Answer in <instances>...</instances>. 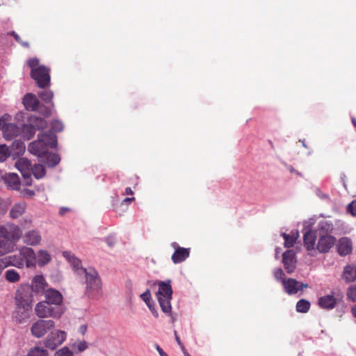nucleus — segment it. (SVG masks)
I'll list each match as a JSON object with an SVG mask.
<instances>
[{"label": "nucleus", "instance_id": "nucleus-1", "mask_svg": "<svg viewBox=\"0 0 356 356\" xmlns=\"http://www.w3.org/2000/svg\"><path fill=\"white\" fill-rule=\"evenodd\" d=\"M22 236L20 228L15 224L0 225V256L13 250L12 243L17 242Z\"/></svg>", "mask_w": 356, "mask_h": 356}, {"label": "nucleus", "instance_id": "nucleus-2", "mask_svg": "<svg viewBox=\"0 0 356 356\" xmlns=\"http://www.w3.org/2000/svg\"><path fill=\"white\" fill-rule=\"evenodd\" d=\"M15 304L17 306V314L19 315L17 321H22L29 317L32 309L33 294L28 286H22L19 288L15 293Z\"/></svg>", "mask_w": 356, "mask_h": 356}, {"label": "nucleus", "instance_id": "nucleus-3", "mask_svg": "<svg viewBox=\"0 0 356 356\" xmlns=\"http://www.w3.org/2000/svg\"><path fill=\"white\" fill-rule=\"evenodd\" d=\"M81 276H84L86 284V294L90 298H99L102 294V281L96 270L92 268L80 269Z\"/></svg>", "mask_w": 356, "mask_h": 356}, {"label": "nucleus", "instance_id": "nucleus-4", "mask_svg": "<svg viewBox=\"0 0 356 356\" xmlns=\"http://www.w3.org/2000/svg\"><path fill=\"white\" fill-rule=\"evenodd\" d=\"M11 257L12 266L19 268L35 267L37 264V257L35 251L29 247L23 246L19 250V256Z\"/></svg>", "mask_w": 356, "mask_h": 356}, {"label": "nucleus", "instance_id": "nucleus-5", "mask_svg": "<svg viewBox=\"0 0 356 356\" xmlns=\"http://www.w3.org/2000/svg\"><path fill=\"white\" fill-rule=\"evenodd\" d=\"M65 311V309H58V307L52 305L45 300L40 301L35 307V313L40 318H60Z\"/></svg>", "mask_w": 356, "mask_h": 356}, {"label": "nucleus", "instance_id": "nucleus-6", "mask_svg": "<svg viewBox=\"0 0 356 356\" xmlns=\"http://www.w3.org/2000/svg\"><path fill=\"white\" fill-rule=\"evenodd\" d=\"M172 289L169 283L161 282L159 284V290L156 293V298L159 302L161 310L164 313H170L171 312V303Z\"/></svg>", "mask_w": 356, "mask_h": 356}, {"label": "nucleus", "instance_id": "nucleus-7", "mask_svg": "<svg viewBox=\"0 0 356 356\" xmlns=\"http://www.w3.org/2000/svg\"><path fill=\"white\" fill-rule=\"evenodd\" d=\"M31 76L40 88H45L50 85L49 70L44 65L39 66L37 70H31Z\"/></svg>", "mask_w": 356, "mask_h": 356}, {"label": "nucleus", "instance_id": "nucleus-8", "mask_svg": "<svg viewBox=\"0 0 356 356\" xmlns=\"http://www.w3.org/2000/svg\"><path fill=\"white\" fill-rule=\"evenodd\" d=\"M54 326L55 323L52 320L39 319L32 325L31 332L35 337L41 338Z\"/></svg>", "mask_w": 356, "mask_h": 356}, {"label": "nucleus", "instance_id": "nucleus-9", "mask_svg": "<svg viewBox=\"0 0 356 356\" xmlns=\"http://www.w3.org/2000/svg\"><path fill=\"white\" fill-rule=\"evenodd\" d=\"M66 339V333L64 331L55 330L51 332L46 337L44 346L50 350H55L60 346Z\"/></svg>", "mask_w": 356, "mask_h": 356}, {"label": "nucleus", "instance_id": "nucleus-10", "mask_svg": "<svg viewBox=\"0 0 356 356\" xmlns=\"http://www.w3.org/2000/svg\"><path fill=\"white\" fill-rule=\"evenodd\" d=\"M43 294L46 302L58 307V309H65L63 304V296L58 290L47 288Z\"/></svg>", "mask_w": 356, "mask_h": 356}, {"label": "nucleus", "instance_id": "nucleus-11", "mask_svg": "<svg viewBox=\"0 0 356 356\" xmlns=\"http://www.w3.org/2000/svg\"><path fill=\"white\" fill-rule=\"evenodd\" d=\"M31 162L26 158H21L15 163V167L20 171L25 180L26 185H31Z\"/></svg>", "mask_w": 356, "mask_h": 356}, {"label": "nucleus", "instance_id": "nucleus-12", "mask_svg": "<svg viewBox=\"0 0 356 356\" xmlns=\"http://www.w3.org/2000/svg\"><path fill=\"white\" fill-rule=\"evenodd\" d=\"M282 286L284 288L286 293H287L289 295L296 294L300 290L308 287L307 284L300 283L293 278L283 280Z\"/></svg>", "mask_w": 356, "mask_h": 356}, {"label": "nucleus", "instance_id": "nucleus-13", "mask_svg": "<svg viewBox=\"0 0 356 356\" xmlns=\"http://www.w3.org/2000/svg\"><path fill=\"white\" fill-rule=\"evenodd\" d=\"M22 241L29 246H37L42 241V235L38 229H31L25 232L22 236Z\"/></svg>", "mask_w": 356, "mask_h": 356}, {"label": "nucleus", "instance_id": "nucleus-14", "mask_svg": "<svg viewBox=\"0 0 356 356\" xmlns=\"http://www.w3.org/2000/svg\"><path fill=\"white\" fill-rule=\"evenodd\" d=\"M336 243V238L329 235L321 236L317 244V249L321 253H326L334 246Z\"/></svg>", "mask_w": 356, "mask_h": 356}, {"label": "nucleus", "instance_id": "nucleus-15", "mask_svg": "<svg viewBox=\"0 0 356 356\" xmlns=\"http://www.w3.org/2000/svg\"><path fill=\"white\" fill-rule=\"evenodd\" d=\"M282 263L288 273H293L296 267V259L293 250H286L282 255Z\"/></svg>", "mask_w": 356, "mask_h": 356}, {"label": "nucleus", "instance_id": "nucleus-16", "mask_svg": "<svg viewBox=\"0 0 356 356\" xmlns=\"http://www.w3.org/2000/svg\"><path fill=\"white\" fill-rule=\"evenodd\" d=\"M175 248V252L172 255V261L174 264H179L184 261L190 255L191 249L181 248L177 245L176 243L172 244Z\"/></svg>", "mask_w": 356, "mask_h": 356}, {"label": "nucleus", "instance_id": "nucleus-17", "mask_svg": "<svg viewBox=\"0 0 356 356\" xmlns=\"http://www.w3.org/2000/svg\"><path fill=\"white\" fill-rule=\"evenodd\" d=\"M48 283L42 275L34 276L31 281V291L36 293H44L47 289Z\"/></svg>", "mask_w": 356, "mask_h": 356}, {"label": "nucleus", "instance_id": "nucleus-18", "mask_svg": "<svg viewBox=\"0 0 356 356\" xmlns=\"http://www.w3.org/2000/svg\"><path fill=\"white\" fill-rule=\"evenodd\" d=\"M3 137L6 140H12L19 135L20 129L13 123L4 124L2 127Z\"/></svg>", "mask_w": 356, "mask_h": 356}, {"label": "nucleus", "instance_id": "nucleus-19", "mask_svg": "<svg viewBox=\"0 0 356 356\" xmlns=\"http://www.w3.org/2000/svg\"><path fill=\"white\" fill-rule=\"evenodd\" d=\"M337 248L339 255L346 256L352 252V242L347 237L341 238L339 240Z\"/></svg>", "mask_w": 356, "mask_h": 356}, {"label": "nucleus", "instance_id": "nucleus-20", "mask_svg": "<svg viewBox=\"0 0 356 356\" xmlns=\"http://www.w3.org/2000/svg\"><path fill=\"white\" fill-rule=\"evenodd\" d=\"M4 184L8 188L13 190H19L20 186V181L19 177L15 173H7L1 176Z\"/></svg>", "mask_w": 356, "mask_h": 356}, {"label": "nucleus", "instance_id": "nucleus-21", "mask_svg": "<svg viewBox=\"0 0 356 356\" xmlns=\"http://www.w3.org/2000/svg\"><path fill=\"white\" fill-rule=\"evenodd\" d=\"M23 104L27 111H36L40 103L35 95L28 93L23 98Z\"/></svg>", "mask_w": 356, "mask_h": 356}, {"label": "nucleus", "instance_id": "nucleus-22", "mask_svg": "<svg viewBox=\"0 0 356 356\" xmlns=\"http://www.w3.org/2000/svg\"><path fill=\"white\" fill-rule=\"evenodd\" d=\"M39 161L44 163L47 167L53 168L59 163L60 159L58 154L46 151L43 155H41Z\"/></svg>", "mask_w": 356, "mask_h": 356}, {"label": "nucleus", "instance_id": "nucleus-23", "mask_svg": "<svg viewBox=\"0 0 356 356\" xmlns=\"http://www.w3.org/2000/svg\"><path fill=\"white\" fill-rule=\"evenodd\" d=\"M38 138L40 140L44 147L49 146L54 148L57 145V137L51 131L49 133L40 134L38 135Z\"/></svg>", "mask_w": 356, "mask_h": 356}, {"label": "nucleus", "instance_id": "nucleus-24", "mask_svg": "<svg viewBox=\"0 0 356 356\" xmlns=\"http://www.w3.org/2000/svg\"><path fill=\"white\" fill-rule=\"evenodd\" d=\"M63 257L70 263L74 272L78 275L81 276V273H79V270L80 269H86L85 268H83L81 266V261L78 258H76L73 254H72L70 252L65 251V252H63Z\"/></svg>", "mask_w": 356, "mask_h": 356}, {"label": "nucleus", "instance_id": "nucleus-25", "mask_svg": "<svg viewBox=\"0 0 356 356\" xmlns=\"http://www.w3.org/2000/svg\"><path fill=\"white\" fill-rule=\"evenodd\" d=\"M337 300L333 295L322 296L318 300V305L321 308L332 309L337 305Z\"/></svg>", "mask_w": 356, "mask_h": 356}, {"label": "nucleus", "instance_id": "nucleus-26", "mask_svg": "<svg viewBox=\"0 0 356 356\" xmlns=\"http://www.w3.org/2000/svg\"><path fill=\"white\" fill-rule=\"evenodd\" d=\"M281 236L284 239V245L286 248H292L299 238V232L298 230H293L290 234L282 233Z\"/></svg>", "mask_w": 356, "mask_h": 356}, {"label": "nucleus", "instance_id": "nucleus-27", "mask_svg": "<svg viewBox=\"0 0 356 356\" xmlns=\"http://www.w3.org/2000/svg\"><path fill=\"white\" fill-rule=\"evenodd\" d=\"M45 147L38 138V140L33 141L29 145L28 150L33 154L38 156L40 159L41 155H43L45 151Z\"/></svg>", "mask_w": 356, "mask_h": 356}, {"label": "nucleus", "instance_id": "nucleus-28", "mask_svg": "<svg viewBox=\"0 0 356 356\" xmlns=\"http://www.w3.org/2000/svg\"><path fill=\"white\" fill-rule=\"evenodd\" d=\"M26 204L24 202H20L15 204L10 211V216L16 219L20 217L26 211Z\"/></svg>", "mask_w": 356, "mask_h": 356}, {"label": "nucleus", "instance_id": "nucleus-29", "mask_svg": "<svg viewBox=\"0 0 356 356\" xmlns=\"http://www.w3.org/2000/svg\"><path fill=\"white\" fill-rule=\"evenodd\" d=\"M316 236L312 231L307 232L303 236L304 245L307 250H313L316 244Z\"/></svg>", "mask_w": 356, "mask_h": 356}, {"label": "nucleus", "instance_id": "nucleus-30", "mask_svg": "<svg viewBox=\"0 0 356 356\" xmlns=\"http://www.w3.org/2000/svg\"><path fill=\"white\" fill-rule=\"evenodd\" d=\"M10 152L13 156H17L24 154L25 151V145L24 143L19 140H15L11 145L8 147Z\"/></svg>", "mask_w": 356, "mask_h": 356}, {"label": "nucleus", "instance_id": "nucleus-31", "mask_svg": "<svg viewBox=\"0 0 356 356\" xmlns=\"http://www.w3.org/2000/svg\"><path fill=\"white\" fill-rule=\"evenodd\" d=\"M36 257L37 264L40 267L45 266L51 260V257L50 254L47 250H38Z\"/></svg>", "mask_w": 356, "mask_h": 356}, {"label": "nucleus", "instance_id": "nucleus-32", "mask_svg": "<svg viewBox=\"0 0 356 356\" xmlns=\"http://www.w3.org/2000/svg\"><path fill=\"white\" fill-rule=\"evenodd\" d=\"M343 278L347 282H352L356 280V267L347 266L344 268Z\"/></svg>", "mask_w": 356, "mask_h": 356}, {"label": "nucleus", "instance_id": "nucleus-33", "mask_svg": "<svg viewBox=\"0 0 356 356\" xmlns=\"http://www.w3.org/2000/svg\"><path fill=\"white\" fill-rule=\"evenodd\" d=\"M35 131V127L32 123L29 124H24L21 130L22 136L24 140H30L34 136Z\"/></svg>", "mask_w": 356, "mask_h": 356}, {"label": "nucleus", "instance_id": "nucleus-34", "mask_svg": "<svg viewBox=\"0 0 356 356\" xmlns=\"http://www.w3.org/2000/svg\"><path fill=\"white\" fill-rule=\"evenodd\" d=\"M140 297L142 300L146 303L149 310L152 312V314L156 318H157L159 316V314L156 309L155 306L154 305V304L152 303L151 294L149 291L147 290L145 292H144L143 294L140 295Z\"/></svg>", "mask_w": 356, "mask_h": 356}, {"label": "nucleus", "instance_id": "nucleus-35", "mask_svg": "<svg viewBox=\"0 0 356 356\" xmlns=\"http://www.w3.org/2000/svg\"><path fill=\"white\" fill-rule=\"evenodd\" d=\"M29 122L32 123L37 130L44 129L47 126V122L42 118L31 116L29 118Z\"/></svg>", "mask_w": 356, "mask_h": 356}, {"label": "nucleus", "instance_id": "nucleus-36", "mask_svg": "<svg viewBox=\"0 0 356 356\" xmlns=\"http://www.w3.org/2000/svg\"><path fill=\"white\" fill-rule=\"evenodd\" d=\"M46 170L41 164H35L31 166V175L33 174L36 179H40L45 175Z\"/></svg>", "mask_w": 356, "mask_h": 356}, {"label": "nucleus", "instance_id": "nucleus-37", "mask_svg": "<svg viewBox=\"0 0 356 356\" xmlns=\"http://www.w3.org/2000/svg\"><path fill=\"white\" fill-rule=\"evenodd\" d=\"M5 278L9 282L15 283L19 280L20 275L15 269H9L5 273Z\"/></svg>", "mask_w": 356, "mask_h": 356}, {"label": "nucleus", "instance_id": "nucleus-38", "mask_svg": "<svg viewBox=\"0 0 356 356\" xmlns=\"http://www.w3.org/2000/svg\"><path fill=\"white\" fill-rule=\"evenodd\" d=\"M310 306L309 301L301 299L296 303V310L300 313H307L309 310Z\"/></svg>", "mask_w": 356, "mask_h": 356}, {"label": "nucleus", "instance_id": "nucleus-39", "mask_svg": "<svg viewBox=\"0 0 356 356\" xmlns=\"http://www.w3.org/2000/svg\"><path fill=\"white\" fill-rule=\"evenodd\" d=\"M27 356H49V353L42 348L34 347L29 350Z\"/></svg>", "mask_w": 356, "mask_h": 356}, {"label": "nucleus", "instance_id": "nucleus-40", "mask_svg": "<svg viewBox=\"0 0 356 356\" xmlns=\"http://www.w3.org/2000/svg\"><path fill=\"white\" fill-rule=\"evenodd\" d=\"M13 156L12 153L10 152V149L6 145H0V162L5 161L7 158L9 156Z\"/></svg>", "mask_w": 356, "mask_h": 356}, {"label": "nucleus", "instance_id": "nucleus-41", "mask_svg": "<svg viewBox=\"0 0 356 356\" xmlns=\"http://www.w3.org/2000/svg\"><path fill=\"white\" fill-rule=\"evenodd\" d=\"M38 96L42 101L49 104L51 102L54 94L53 92L51 90H43L38 92Z\"/></svg>", "mask_w": 356, "mask_h": 356}, {"label": "nucleus", "instance_id": "nucleus-42", "mask_svg": "<svg viewBox=\"0 0 356 356\" xmlns=\"http://www.w3.org/2000/svg\"><path fill=\"white\" fill-rule=\"evenodd\" d=\"M73 348L77 353H81L88 348V343L86 341H78L74 343Z\"/></svg>", "mask_w": 356, "mask_h": 356}, {"label": "nucleus", "instance_id": "nucleus-43", "mask_svg": "<svg viewBox=\"0 0 356 356\" xmlns=\"http://www.w3.org/2000/svg\"><path fill=\"white\" fill-rule=\"evenodd\" d=\"M134 200V197H127L122 202L120 207H117L118 211H126L128 209V206L130 205Z\"/></svg>", "mask_w": 356, "mask_h": 356}, {"label": "nucleus", "instance_id": "nucleus-44", "mask_svg": "<svg viewBox=\"0 0 356 356\" xmlns=\"http://www.w3.org/2000/svg\"><path fill=\"white\" fill-rule=\"evenodd\" d=\"M44 117H49L51 115V108L40 104L36 111Z\"/></svg>", "mask_w": 356, "mask_h": 356}, {"label": "nucleus", "instance_id": "nucleus-45", "mask_svg": "<svg viewBox=\"0 0 356 356\" xmlns=\"http://www.w3.org/2000/svg\"><path fill=\"white\" fill-rule=\"evenodd\" d=\"M11 257L0 259V275L8 266L12 265Z\"/></svg>", "mask_w": 356, "mask_h": 356}, {"label": "nucleus", "instance_id": "nucleus-46", "mask_svg": "<svg viewBox=\"0 0 356 356\" xmlns=\"http://www.w3.org/2000/svg\"><path fill=\"white\" fill-rule=\"evenodd\" d=\"M347 296L351 301L356 302V284L352 285L348 288Z\"/></svg>", "mask_w": 356, "mask_h": 356}, {"label": "nucleus", "instance_id": "nucleus-47", "mask_svg": "<svg viewBox=\"0 0 356 356\" xmlns=\"http://www.w3.org/2000/svg\"><path fill=\"white\" fill-rule=\"evenodd\" d=\"M54 356H74L73 353L67 347L62 348L55 353Z\"/></svg>", "mask_w": 356, "mask_h": 356}, {"label": "nucleus", "instance_id": "nucleus-48", "mask_svg": "<svg viewBox=\"0 0 356 356\" xmlns=\"http://www.w3.org/2000/svg\"><path fill=\"white\" fill-rule=\"evenodd\" d=\"M63 129V124L60 121L54 120L51 123V130L54 132H60Z\"/></svg>", "mask_w": 356, "mask_h": 356}, {"label": "nucleus", "instance_id": "nucleus-49", "mask_svg": "<svg viewBox=\"0 0 356 356\" xmlns=\"http://www.w3.org/2000/svg\"><path fill=\"white\" fill-rule=\"evenodd\" d=\"M274 276L277 280L281 281L282 282L283 280H286L284 278L285 274L282 268L275 270Z\"/></svg>", "mask_w": 356, "mask_h": 356}, {"label": "nucleus", "instance_id": "nucleus-50", "mask_svg": "<svg viewBox=\"0 0 356 356\" xmlns=\"http://www.w3.org/2000/svg\"><path fill=\"white\" fill-rule=\"evenodd\" d=\"M27 63L31 70H37L39 67V60L36 58H30Z\"/></svg>", "mask_w": 356, "mask_h": 356}, {"label": "nucleus", "instance_id": "nucleus-51", "mask_svg": "<svg viewBox=\"0 0 356 356\" xmlns=\"http://www.w3.org/2000/svg\"><path fill=\"white\" fill-rule=\"evenodd\" d=\"M33 220L31 218H25L20 221V225L24 228L29 227L32 225Z\"/></svg>", "mask_w": 356, "mask_h": 356}, {"label": "nucleus", "instance_id": "nucleus-52", "mask_svg": "<svg viewBox=\"0 0 356 356\" xmlns=\"http://www.w3.org/2000/svg\"><path fill=\"white\" fill-rule=\"evenodd\" d=\"M105 241L109 247H113L115 243V239L113 235L107 236Z\"/></svg>", "mask_w": 356, "mask_h": 356}, {"label": "nucleus", "instance_id": "nucleus-53", "mask_svg": "<svg viewBox=\"0 0 356 356\" xmlns=\"http://www.w3.org/2000/svg\"><path fill=\"white\" fill-rule=\"evenodd\" d=\"M10 35H13L15 39L19 43H21L24 47H29V43L28 42H21L20 40V38L19 36L14 31L11 32L10 33Z\"/></svg>", "mask_w": 356, "mask_h": 356}, {"label": "nucleus", "instance_id": "nucleus-54", "mask_svg": "<svg viewBox=\"0 0 356 356\" xmlns=\"http://www.w3.org/2000/svg\"><path fill=\"white\" fill-rule=\"evenodd\" d=\"M156 349L161 356H168L158 344L156 345Z\"/></svg>", "mask_w": 356, "mask_h": 356}, {"label": "nucleus", "instance_id": "nucleus-55", "mask_svg": "<svg viewBox=\"0 0 356 356\" xmlns=\"http://www.w3.org/2000/svg\"><path fill=\"white\" fill-rule=\"evenodd\" d=\"M175 339H176V341L177 342V343L179 344V346L181 347V348H184V346L180 340V338L179 337V336L177 335V332L175 331Z\"/></svg>", "mask_w": 356, "mask_h": 356}, {"label": "nucleus", "instance_id": "nucleus-56", "mask_svg": "<svg viewBox=\"0 0 356 356\" xmlns=\"http://www.w3.org/2000/svg\"><path fill=\"white\" fill-rule=\"evenodd\" d=\"M125 193H126V194H127V195H131V194H133L132 190H131V188H129V187H127V188H126V190H125Z\"/></svg>", "mask_w": 356, "mask_h": 356}, {"label": "nucleus", "instance_id": "nucleus-57", "mask_svg": "<svg viewBox=\"0 0 356 356\" xmlns=\"http://www.w3.org/2000/svg\"><path fill=\"white\" fill-rule=\"evenodd\" d=\"M67 211H68V209L67 208H61L60 209V211H59V213L60 215H63Z\"/></svg>", "mask_w": 356, "mask_h": 356}, {"label": "nucleus", "instance_id": "nucleus-58", "mask_svg": "<svg viewBox=\"0 0 356 356\" xmlns=\"http://www.w3.org/2000/svg\"><path fill=\"white\" fill-rule=\"evenodd\" d=\"M353 315L356 318V305L351 309Z\"/></svg>", "mask_w": 356, "mask_h": 356}, {"label": "nucleus", "instance_id": "nucleus-59", "mask_svg": "<svg viewBox=\"0 0 356 356\" xmlns=\"http://www.w3.org/2000/svg\"><path fill=\"white\" fill-rule=\"evenodd\" d=\"M4 122V120L3 118H0V129H2V127L4 124H3Z\"/></svg>", "mask_w": 356, "mask_h": 356}, {"label": "nucleus", "instance_id": "nucleus-60", "mask_svg": "<svg viewBox=\"0 0 356 356\" xmlns=\"http://www.w3.org/2000/svg\"><path fill=\"white\" fill-rule=\"evenodd\" d=\"M352 122L354 124V126L356 127V119L355 118H352Z\"/></svg>", "mask_w": 356, "mask_h": 356}, {"label": "nucleus", "instance_id": "nucleus-61", "mask_svg": "<svg viewBox=\"0 0 356 356\" xmlns=\"http://www.w3.org/2000/svg\"><path fill=\"white\" fill-rule=\"evenodd\" d=\"M81 329L82 330V332L84 333V332L86 330V326H81Z\"/></svg>", "mask_w": 356, "mask_h": 356}, {"label": "nucleus", "instance_id": "nucleus-62", "mask_svg": "<svg viewBox=\"0 0 356 356\" xmlns=\"http://www.w3.org/2000/svg\"><path fill=\"white\" fill-rule=\"evenodd\" d=\"M131 282H129L128 284L127 285V288H131Z\"/></svg>", "mask_w": 356, "mask_h": 356}, {"label": "nucleus", "instance_id": "nucleus-63", "mask_svg": "<svg viewBox=\"0 0 356 356\" xmlns=\"http://www.w3.org/2000/svg\"><path fill=\"white\" fill-rule=\"evenodd\" d=\"M280 253V248L276 249V255H277Z\"/></svg>", "mask_w": 356, "mask_h": 356}, {"label": "nucleus", "instance_id": "nucleus-64", "mask_svg": "<svg viewBox=\"0 0 356 356\" xmlns=\"http://www.w3.org/2000/svg\"><path fill=\"white\" fill-rule=\"evenodd\" d=\"M185 356H191L188 353H185Z\"/></svg>", "mask_w": 356, "mask_h": 356}]
</instances>
